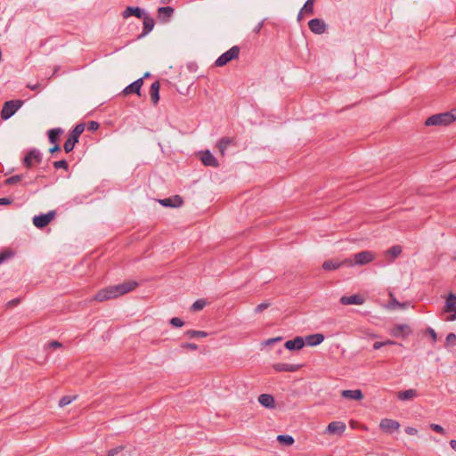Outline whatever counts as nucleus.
I'll use <instances>...</instances> for the list:
<instances>
[{
  "label": "nucleus",
  "instance_id": "b1692460",
  "mask_svg": "<svg viewBox=\"0 0 456 456\" xmlns=\"http://www.w3.org/2000/svg\"><path fill=\"white\" fill-rule=\"evenodd\" d=\"M159 87H160L159 82L155 81L154 83L151 84V88H150L151 98L154 104H157L159 100Z\"/></svg>",
  "mask_w": 456,
  "mask_h": 456
},
{
  "label": "nucleus",
  "instance_id": "79ce46f5",
  "mask_svg": "<svg viewBox=\"0 0 456 456\" xmlns=\"http://www.w3.org/2000/svg\"><path fill=\"white\" fill-rule=\"evenodd\" d=\"M390 297H391V301L387 305V308L394 309L395 307H398V305H401V303L398 302L396 300V298H395V297H394V295L392 293H390Z\"/></svg>",
  "mask_w": 456,
  "mask_h": 456
},
{
  "label": "nucleus",
  "instance_id": "2eb2a0df",
  "mask_svg": "<svg viewBox=\"0 0 456 456\" xmlns=\"http://www.w3.org/2000/svg\"><path fill=\"white\" fill-rule=\"evenodd\" d=\"M200 159L202 163L207 167H216L219 165L217 159L209 151H202L200 153Z\"/></svg>",
  "mask_w": 456,
  "mask_h": 456
},
{
  "label": "nucleus",
  "instance_id": "72a5a7b5",
  "mask_svg": "<svg viewBox=\"0 0 456 456\" xmlns=\"http://www.w3.org/2000/svg\"><path fill=\"white\" fill-rule=\"evenodd\" d=\"M77 398L76 395H65L63 397L61 398V400L59 401V406L60 407H64L66 405H69V403H71L75 399Z\"/></svg>",
  "mask_w": 456,
  "mask_h": 456
},
{
  "label": "nucleus",
  "instance_id": "4d7b16f0",
  "mask_svg": "<svg viewBox=\"0 0 456 456\" xmlns=\"http://www.w3.org/2000/svg\"><path fill=\"white\" fill-rule=\"evenodd\" d=\"M60 151V146L58 144L55 143V145L53 147H52L49 151L51 153H54L56 151Z\"/></svg>",
  "mask_w": 456,
  "mask_h": 456
},
{
  "label": "nucleus",
  "instance_id": "423d86ee",
  "mask_svg": "<svg viewBox=\"0 0 456 456\" xmlns=\"http://www.w3.org/2000/svg\"><path fill=\"white\" fill-rule=\"evenodd\" d=\"M375 259V254L369 250H364L354 254L353 256V264L354 265H364Z\"/></svg>",
  "mask_w": 456,
  "mask_h": 456
},
{
  "label": "nucleus",
  "instance_id": "680f3d73",
  "mask_svg": "<svg viewBox=\"0 0 456 456\" xmlns=\"http://www.w3.org/2000/svg\"><path fill=\"white\" fill-rule=\"evenodd\" d=\"M28 87H29L30 89H32V90H36V89H37V88L39 87V85H38V84H36V85H34V86H28Z\"/></svg>",
  "mask_w": 456,
  "mask_h": 456
},
{
  "label": "nucleus",
  "instance_id": "39448f33",
  "mask_svg": "<svg viewBox=\"0 0 456 456\" xmlns=\"http://www.w3.org/2000/svg\"><path fill=\"white\" fill-rule=\"evenodd\" d=\"M239 53H240L239 46H236V45L232 46V48H230L228 51H226L225 53H224L217 58V60L216 61V65L217 67L224 66L232 60L238 58Z\"/></svg>",
  "mask_w": 456,
  "mask_h": 456
},
{
  "label": "nucleus",
  "instance_id": "8fccbe9b",
  "mask_svg": "<svg viewBox=\"0 0 456 456\" xmlns=\"http://www.w3.org/2000/svg\"><path fill=\"white\" fill-rule=\"evenodd\" d=\"M281 337L269 338V339H267L265 341V345H272V344L276 343V342L281 341Z\"/></svg>",
  "mask_w": 456,
  "mask_h": 456
},
{
  "label": "nucleus",
  "instance_id": "cd10ccee",
  "mask_svg": "<svg viewBox=\"0 0 456 456\" xmlns=\"http://www.w3.org/2000/svg\"><path fill=\"white\" fill-rule=\"evenodd\" d=\"M153 27H154V20L153 19L146 16L144 17V20H143V31H142V34L140 36V37L147 35L148 33H150L152 29H153Z\"/></svg>",
  "mask_w": 456,
  "mask_h": 456
},
{
  "label": "nucleus",
  "instance_id": "a19ab883",
  "mask_svg": "<svg viewBox=\"0 0 456 456\" xmlns=\"http://www.w3.org/2000/svg\"><path fill=\"white\" fill-rule=\"evenodd\" d=\"M53 167L56 168V169H59V168H63L65 170L68 169V163L66 160L64 159H61V160H59V161H55L53 163Z\"/></svg>",
  "mask_w": 456,
  "mask_h": 456
},
{
  "label": "nucleus",
  "instance_id": "864d4df0",
  "mask_svg": "<svg viewBox=\"0 0 456 456\" xmlns=\"http://www.w3.org/2000/svg\"><path fill=\"white\" fill-rule=\"evenodd\" d=\"M263 26H264V21L262 20V21H260V22L256 26V28H254V32H256V33H259V32H260V30L262 29Z\"/></svg>",
  "mask_w": 456,
  "mask_h": 456
},
{
  "label": "nucleus",
  "instance_id": "a878e982",
  "mask_svg": "<svg viewBox=\"0 0 456 456\" xmlns=\"http://www.w3.org/2000/svg\"><path fill=\"white\" fill-rule=\"evenodd\" d=\"M132 15H134L137 18H142V9L139 7H132V6L126 7V10L123 12V17L128 18Z\"/></svg>",
  "mask_w": 456,
  "mask_h": 456
},
{
  "label": "nucleus",
  "instance_id": "f257e3e1",
  "mask_svg": "<svg viewBox=\"0 0 456 456\" xmlns=\"http://www.w3.org/2000/svg\"><path fill=\"white\" fill-rule=\"evenodd\" d=\"M137 285L138 283L136 281H128L118 285L110 286L100 290L94 296V299L100 302L113 299L134 290Z\"/></svg>",
  "mask_w": 456,
  "mask_h": 456
},
{
  "label": "nucleus",
  "instance_id": "f8f14e48",
  "mask_svg": "<svg viewBox=\"0 0 456 456\" xmlns=\"http://www.w3.org/2000/svg\"><path fill=\"white\" fill-rule=\"evenodd\" d=\"M379 428L385 432L391 433L399 429L400 423L395 419H382L379 423Z\"/></svg>",
  "mask_w": 456,
  "mask_h": 456
},
{
  "label": "nucleus",
  "instance_id": "e2e57ef3",
  "mask_svg": "<svg viewBox=\"0 0 456 456\" xmlns=\"http://www.w3.org/2000/svg\"><path fill=\"white\" fill-rule=\"evenodd\" d=\"M303 13H304V12H301V11L299 12L298 16H297V19H298V20H300V19L302 18V14H303Z\"/></svg>",
  "mask_w": 456,
  "mask_h": 456
},
{
  "label": "nucleus",
  "instance_id": "5701e85b",
  "mask_svg": "<svg viewBox=\"0 0 456 456\" xmlns=\"http://www.w3.org/2000/svg\"><path fill=\"white\" fill-rule=\"evenodd\" d=\"M324 340V336L322 334H313L309 335L305 338V343L310 346H315L320 345Z\"/></svg>",
  "mask_w": 456,
  "mask_h": 456
},
{
  "label": "nucleus",
  "instance_id": "13d9d810",
  "mask_svg": "<svg viewBox=\"0 0 456 456\" xmlns=\"http://www.w3.org/2000/svg\"><path fill=\"white\" fill-rule=\"evenodd\" d=\"M450 446L452 447V449L453 451L456 452V440L455 439H452V440L450 441Z\"/></svg>",
  "mask_w": 456,
  "mask_h": 456
},
{
  "label": "nucleus",
  "instance_id": "9d476101",
  "mask_svg": "<svg viewBox=\"0 0 456 456\" xmlns=\"http://www.w3.org/2000/svg\"><path fill=\"white\" fill-rule=\"evenodd\" d=\"M42 161V154L39 151L33 149L28 152L24 158V165L28 167H32L35 163Z\"/></svg>",
  "mask_w": 456,
  "mask_h": 456
},
{
  "label": "nucleus",
  "instance_id": "bf43d9fd",
  "mask_svg": "<svg viewBox=\"0 0 456 456\" xmlns=\"http://www.w3.org/2000/svg\"><path fill=\"white\" fill-rule=\"evenodd\" d=\"M384 346H387V345H395L396 342L393 341V340H386L383 342Z\"/></svg>",
  "mask_w": 456,
  "mask_h": 456
},
{
  "label": "nucleus",
  "instance_id": "6e6552de",
  "mask_svg": "<svg viewBox=\"0 0 456 456\" xmlns=\"http://www.w3.org/2000/svg\"><path fill=\"white\" fill-rule=\"evenodd\" d=\"M54 211H49L46 214L35 216L33 217V224L37 228H44L54 218Z\"/></svg>",
  "mask_w": 456,
  "mask_h": 456
},
{
  "label": "nucleus",
  "instance_id": "f704fd0d",
  "mask_svg": "<svg viewBox=\"0 0 456 456\" xmlns=\"http://www.w3.org/2000/svg\"><path fill=\"white\" fill-rule=\"evenodd\" d=\"M314 0H306L305 5L301 9V12L313 13Z\"/></svg>",
  "mask_w": 456,
  "mask_h": 456
},
{
  "label": "nucleus",
  "instance_id": "052dcab7",
  "mask_svg": "<svg viewBox=\"0 0 456 456\" xmlns=\"http://www.w3.org/2000/svg\"><path fill=\"white\" fill-rule=\"evenodd\" d=\"M409 306V303H401V305H398V307L401 308H407Z\"/></svg>",
  "mask_w": 456,
  "mask_h": 456
},
{
  "label": "nucleus",
  "instance_id": "bb28decb",
  "mask_svg": "<svg viewBox=\"0 0 456 456\" xmlns=\"http://www.w3.org/2000/svg\"><path fill=\"white\" fill-rule=\"evenodd\" d=\"M402 253V247L399 245L393 246L385 252L386 256L390 257L389 261L392 262Z\"/></svg>",
  "mask_w": 456,
  "mask_h": 456
},
{
  "label": "nucleus",
  "instance_id": "0eeeda50",
  "mask_svg": "<svg viewBox=\"0 0 456 456\" xmlns=\"http://www.w3.org/2000/svg\"><path fill=\"white\" fill-rule=\"evenodd\" d=\"M444 311L451 313V315L448 317V321L452 322L456 320V296L453 293H450L447 296Z\"/></svg>",
  "mask_w": 456,
  "mask_h": 456
},
{
  "label": "nucleus",
  "instance_id": "09e8293b",
  "mask_svg": "<svg viewBox=\"0 0 456 456\" xmlns=\"http://www.w3.org/2000/svg\"><path fill=\"white\" fill-rule=\"evenodd\" d=\"M405 432L410 436H415L418 434V429L412 427H407Z\"/></svg>",
  "mask_w": 456,
  "mask_h": 456
},
{
  "label": "nucleus",
  "instance_id": "412c9836",
  "mask_svg": "<svg viewBox=\"0 0 456 456\" xmlns=\"http://www.w3.org/2000/svg\"><path fill=\"white\" fill-rule=\"evenodd\" d=\"M341 395L344 398L356 401L362 400L363 398V394L360 389L343 390L341 392Z\"/></svg>",
  "mask_w": 456,
  "mask_h": 456
},
{
  "label": "nucleus",
  "instance_id": "37998d69",
  "mask_svg": "<svg viewBox=\"0 0 456 456\" xmlns=\"http://www.w3.org/2000/svg\"><path fill=\"white\" fill-rule=\"evenodd\" d=\"M269 306H270V303L263 302V303L259 304L258 305H256V307L255 308V313L259 314V313L263 312L264 310L267 309Z\"/></svg>",
  "mask_w": 456,
  "mask_h": 456
},
{
  "label": "nucleus",
  "instance_id": "49530a36",
  "mask_svg": "<svg viewBox=\"0 0 456 456\" xmlns=\"http://www.w3.org/2000/svg\"><path fill=\"white\" fill-rule=\"evenodd\" d=\"M182 347L183 348H186V349H190V350H197L198 349V346L196 344H193V343H183L182 345Z\"/></svg>",
  "mask_w": 456,
  "mask_h": 456
},
{
  "label": "nucleus",
  "instance_id": "6e6d98bb",
  "mask_svg": "<svg viewBox=\"0 0 456 456\" xmlns=\"http://www.w3.org/2000/svg\"><path fill=\"white\" fill-rule=\"evenodd\" d=\"M383 346H384L383 342H379V341H378V342H375V343L373 344V348H374L375 350H378V349H380Z\"/></svg>",
  "mask_w": 456,
  "mask_h": 456
},
{
  "label": "nucleus",
  "instance_id": "e433bc0d",
  "mask_svg": "<svg viewBox=\"0 0 456 456\" xmlns=\"http://www.w3.org/2000/svg\"><path fill=\"white\" fill-rule=\"evenodd\" d=\"M206 303L204 300H197L191 305L192 311H200L205 306Z\"/></svg>",
  "mask_w": 456,
  "mask_h": 456
},
{
  "label": "nucleus",
  "instance_id": "dca6fc26",
  "mask_svg": "<svg viewBox=\"0 0 456 456\" xmlns=\"http://www.w3.org/2000/svg\"><path fill=\"white\" fill-rule=\"evenodd\" d=\"M142 83H143V78L142 77L138 78L137 80H135L134 82H133L129 86H127L123 90V93L125 94H129L134 93L137 95H140L141 87L142 86Z\"/></svg>",
  "mask_w": 456,
  "mask_h": 456
},
{
  "label": "nucleus",
  "instance_id": "c85d7f7f",
  "mask_svg": "<svg viewBox=\"0 0 456 456\" xmlns=\"http://www.w3.org/2000/svg\"><path fill=\"white\" fill-rule=\"evenodd\" d=\"M405 331L410 332L409 327L405 324H400L391 330V334L394 337H399L403 335Z\"/></svg>",
  "mask_w": 456,
  "mask_h": 456
},
{
  "label": "nucleus",
  "instance_id": "c03bdc74",
  "mask_svg": "<svg viewBox=\"0 0 456 456\" xmlns=\"http://www.w3.org/2000/svg\"><path fill=\"white\" fill-rule=\"evenodd\" d=\"M170 324L175 328H180L183 325V322L178 317H174L170 320Z\"/></svg>",
  "mask_w": 456,
  "mask_h": 456
},
{
  "label": "nucleus",
  "instance_id": "c756f323",
  "mask_svg": "<svg viewBox=\"0 0 456 456\" xmlns=\"http://www.w3.org/2000/svg\"><path fill=\"white\" fill-rule=\"evenodd\" d=\"M231 142H232L231 139L227 138V137H223L219 140V142L217 143V147L222 155H224L225 150L230 145Z\"/></svg>",
  "mask_w": 456,
  "mask_h": 456
},
{
  "label": "nucleus",
  "instance_id": "3c124183",
  "mask_svg": "<svg viewBox=\"0 0 456 456\" xmlns=\"http://www.w3.org/2000/svg\"><path fill=\"white\" fill-rule=\"evenodd\" d=\"M12 202V200L8 198H0V205H10Z\"/></svg>",
  "mask_w": 456,
  "mask_h": 456
},
{
  "label": "nucleus",
  "instance_id": "0e129e2a",
  "mask_svg": "<svg viewBox=\"0 0 456 456\" xmlns=\"http://www.w3.org/2000/svg\"><path fill=\"white\" fill-rule=\"evenodd\" d=\"M149 76H150V74L147 72V73H145L144 77H149Z\"/></svg>",
  "mask_w": 456,
  "mask_h": 456
},
{
  "label": "nucleus",
  "instance_id": "7ed1b4c3",
  "mask_svg": "<svg viewBox=\"0 0 456 456\" xmlns=\"http://www.w3.org/2000/svg\"><path fill=\"white\" fill-rule=\"evenodd\" d=\"M22 104L23 102L20 100H12L5 102L1 111L2 119H9L16 113V111L20 109Z\"/></svg>",
  "mask_w": 456,
  "mask_h": 456
},
{
  "label": "nucleus",
  "instance_id": "603ef678",
  "mask_svg": "<svg viewBox=\"0 0 456 456\" xmlns=\"http://www.w3.org/2000/svg\"><path fill=\"white\" fill-rule=\"evenodd\" d=\"M49 347H52V348H59V347H61V344L58 341H52L49 343Z\"/></svg>",
  "mask_w": 456,
  "mask_h": 456
},
{
  "label": "nucleus",
  "instance_id": "4be33fe9",
  "mask_svg": "<svg viewBox=\"0 0 456 456\" xmlns=\"http://www.w3.org/2000/svg\"><path fill=\"white\" fill-rule=\"evenodd\" d=\"M159 18L163 21L167 22L174 12V9L170 6L159 7L158 9Z\"/></svg>",
  "mask_w": 456,
  "mask_h": 456
},
{
  "label": "nucleus",
  "instance_id": "4c0bfd02",
  "mask_svg": "<svg viewBox=\"0 0 456 456\" xmlns=\"http://www.w3.org/2000/svg\"><path fill=\"white\" fill-rule=\"evenodd\" d=\"M124 449H125L124 445H118V446H117L115 448H112V449L109 450L108 452H107V455L108 456H116L120 452H122Z\"/></svg>",
  "mask_w": 456,
  "mask_h": 456
},
{
  "label": "nucleus",
  "instance_id": "f3484780",
  "mask_svg": "<svg viewBox=\"0 0 456 456\" xmlns=\"http://www.w3.org/2000/svg\"><path fill=\"white\" fill-rule=\"evenodd\" d=\"M258 402L262 406L267 409H273L275 407L274 397L269 394L260 395L258 396Z\"/></svg>",
  "mask_w": 456,
  "mask_h": 456
},
{
  "label": "nucleus",
  "instance_id": "a211bd4d",
  "mask_svg": "<svg viewBox=\"0 0 456 456\" xmlns=\"http://www.w3.org/2000/svg\"><path fill=\"white\" fill-rule=\"evenodd\" d=\"M183 200L180 196H175L173 198H166L159 200V203L164 207L177 208L183 205Z\"/></svg>",
  "mask_w": 456,
  "mask_h": 456
},
{
  "label": "nucleus",
  "instance_id": "aec40b11",
  "mask_svg": "<svg viewBox=\"0 0 456 456\" xmlns=\"http://www.w3.org/2000/svg\"><path fill=\"white\" fill-rule=\"evenodd\" d=\"M299 364H289V363H276L273 365V369L276 371H288V372H295L300 369Z\"/></svg>",
  "mask_w": 456,
  "mask_h": 456
},
{
  "label": "nucleus",
  "instance_id": "473e14b6",
  "mask_svg": "<svg viewBox=\"0 0 456 456\" xmlns=\"http://www.w3.org/2000/svg\"><path fill=\"white\" fill-rule=\"evenodd\" d=\"M185 334H186V336H188L191 338H205L208 336L207 332L201 331V330H187Z\"/></svg>",
  "mask_w": 456,
  "mask_h": 456
},
{
  "label": "nucleus",
  "instance_id": "393cba45",
  "mask_svg": "<svg viewBox=\"0 0 456 456\" xmlns=\"http://www.w3.org/2000/svg\"><path fill=\"white\" fill-rule=\"evenodd\" d=\"M418 395V393L415 389H408L404 391H400L397 393V398L401 401L411 400Z\"/></svg>",
  "mask_w": 456,
  "mask_h": 456
},
{
  "label": "nucleus",
  "instance_id": "20e7f679",
  "mask_svg": "<svg viewBox=\"0 0 456 456\" xmlns=\"http://www.w3.org/2000/svg\"><path fill=\"white\" fill-rule=\"evenodd\" d=\"M84 130H85L84 124H77L73 128L69 136L68 137V139L66 140V142L64 143V150L66 152L69 153L74 149L75 144L78 142V138H79L80 134L84 132Z\"/></svg>",
  "mask_w": 456,
  "mask_h": 456
},
{
  "label": "nucleus",
  "instance_id": "f03ea898",
  "mask_svg": "<svg viewBox=\"0 0 456 456\" xmlns=\"http://www.w3.org/2000/svg\"><path fill=\"white\" fill-rule=\"evenodd\" d=\"M456 117L451 112L436 114L429 117L425 124L426 126H446L454 121Z\"/></svg>",
  "mask_w": 456,
  "mask_h": 456
},
{
  "label": "nucleus",
  "instance_id": "1a4fd4ad",
  "mask_svg": "<svg viewBox=\"0 0 456 456\" xmlns=\"http://www.w3.org/2000/svg\"><path fill=\"white\" fill-rule=\"evenodd\" d=\"M342 265L354 266V264L351 258H346L342 262L327 260L322 264V268L326 271H331L337 270Z\"/></svg>",
  "mask_w": 456,
  "mask_h": 456
},
{
  "label": "nucleus",
  "instance_id": "a18cd8bd",
  "mask_svg": "<svg viewBox=\"0 0 456 456\" xmlns=\"http://www.w3.org/2000/svg\"><path fill=\"white\" fill-rule=\"evenodd\" d=\"M446 342L448 344H456V335L454 333H449L446 337Z\"/></svg>",
  "mask_w": 456,
  "mask_h": 456
},
{
  "label": "nucleus",
  "instance_id": "ea45409f",
  "mask_svg": "<svg viewBox=\"0 0 456 456\" xmlns=\"http://www.w3.org/2000/svg\"><path fill=\"white\" fill-rule=\"evenodd\" d=\"M429 428L436 433L445 435V430L441 425L432 423Z\"/></svg>",
  "mask_w": 456,
  "mask_h": 456
},
{
  "label": "nucleus",
  "instance_id": "4468645a",
  "mask_svg": "<svg viewBox=\"0 0 456 456\" xmlns=\"http://www.w3.org/2000/svg\"><path fill=\"white\" fill-rule=\"evenodd\" d=\"M346 430V424L341 421H332L327 427V432L331 435H342Z\"/></svg>",
  "mask_w": 456,
  "mask_h": 456
},
{
  "label": "nucleus",
  "instance_id": "ddd939ff",
  "mask_svg": "<svg viewBox=\"0 0 456 456\" xmlns=\"http://www.w3.org/2000/svg\"><path fill=\"white\" fill-rule=\"evenodd\" d=\"M340 303L344 305H362L365 302V299L363 297L354 294L352 296H343L339 299Z\"/></svg>",
  "mask_w": 456,
  "mask_h": 456
},
{
  "label": "nucleus",
  "instance_id": "7c9ffc66",
  "mask_svg": "<svg viewBox=\"0 0 456 456\" xmlns=\"http://www.w3.org/2000/svg\"><path fill=\"white\" fill-rule=\"evenodd\" d=\"M61 133H62V130L61 128H53V129L49 130L48 136H49L50 142L56 143L57 137Z\"/></svg>",
  "mask_w": 456,
  "mask_h": 456
},
{
  "label": "nucleus",
  "instance_id": "58836bf2",
  "mask_svg": "<svg viewBox=\"0 0 456 456\" xmlns=\"http://www.w3.org/2000/svg\"><path fill=\"white\" fill-rule=\"evenodd\" d=\"M22 178V175H13V176H11L9 178H7L5 180V183L8 184V185H11V184H14L18 182H20Z\"/></svg>",
  "mask_w": 456,
  "mask_h": 456
},
{
  "label": "nucleus",
  "instance_id": "9b49d317",
  "mask_svg": "<svg viewBox=\"0 0 456 456\" xmlns=\"http://www.w3.org/2000/svg\"><path fill=\"white\" fill-rule=\"evenodd\" d=\"M308 26L310 30L317 35L323 34L327 29L326 23L321 19H313L309 20Z\"/></svg>",
  "mask_w": 456,
  "mask_h": 456
},
{
  "label": "nucleus",
  "instance_id": "2f4dec72",
  "mask_svg": "<svg viewBox=\"0 0 456 456\" xmlns=\"http://www.w3.org/2000/svg\"><path fill=\"white\" fill-rule=\"evenodd\" d=\"M277 440L286 445H291L294 443V438L289 435H279Z\"/></svg>",
  "mask_w": 456,
  "mask_h": 456
},
{
  "label": "nucleus",
  "instance_id": "6ab92c4d",
  "mask_svg": "<svg viewBox=\"0 0 456 456\" xmlns=\"http://www.w3.org/2000/svg\"><path fill=\"white\" fill-rule=\"evenodd\" d=\"M305 345V341L303 338L301 337H296L294 339L288 340L285 343V347L288 350H299L301 349Z\"/></svg>",
  "mask_w": 456,
  "mask_h": 456
},
{
  "label": "nucleus",
  "instance_id": "5fc2aeb1",
  "mask_svg": "<svg viewBox=\"0 0 456 456\" xmlns=\"http://www.w3.org/2000/svg\"><path fill=\"white\" fill-rule=\"evenodd\" d=\"M428 331L430 334L433 341H436V331L433 329H431V328H428Z\"/></svg>",
  "mask_w": 456,
  "mask_h": 456
},
{
  "label": "nucleus",
  "instance_id": "de8ad7c7",
  "mask_svg": "<svg viewBox=\"0 0 456 456\" xmlns=\"http://www.w3.org/2000/svg\"><path fill=\"white\" fill-rule=\"evenodd\" d=\"M99 128V123L96 121H90L88 123V129L91 131H95Z\"/></svg>",
  "mask_w": 456,
  "mask_h": 456
},
{
  "label": "nucleus",
  "instance_id": "c9c22d12",
  "mask_svg": "<svg viewBox=\"0 0 456 456\" xmlns=\"http://www.w3.org/2000/svg\"><path fill=\"white\" fill-rule=\"evenodd\" d=\"M13 256V252L11 250H5L0 253V265Z\"/></svg>",
  "mask_w": 456,
  "mask_h": 456
}]
</instances>
